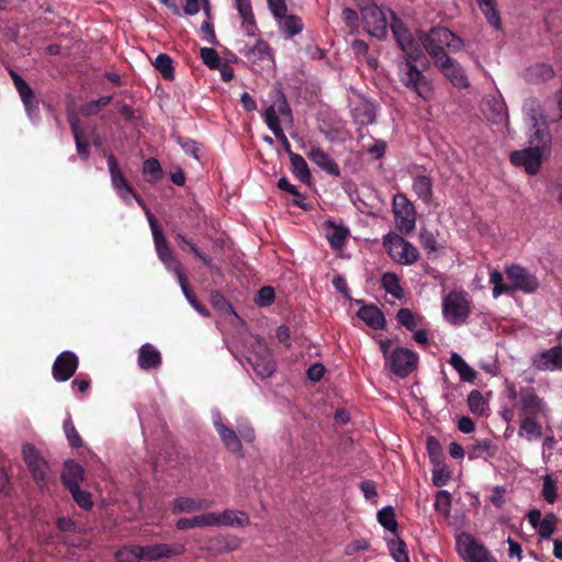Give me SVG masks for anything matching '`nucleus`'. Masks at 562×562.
Masks as SVG:
<instances>
[{
    "instance_id": "obj_1",
    "label": "nucleus",
    "mask_w": 562,
    "mask_h": 562,
    "mask_svg": "<svg viewBox=\"0 0 562 562\" xmlns=\"http://www.w3.org/2000/svg\"><path fill=\"white\" fill-rule=\"evenodd\" d=\"M535 131L530 135V147L515 150L510 154V162L516 167H522L528 175H536L541 165L543 154L551 145V135L548 126L540 127L538 120L532 116Z\"/></svg>"
},
{
    "instance_id": "obj_2",
    "label": "nucleus",
    "mask_w": 562,
    "mask_h": 562,
    "mask_svg": "<svg viewBox=\"0 0 562 562\" xmlns=\"http://www.w3.org/2000/svg\"><path fill=\"white\" fill-rule=\"evenodd\" d=\"M429 67L430 63L425 55L423 57L409 55L408 58L398 63L400 82L425 101L430 100L434 95L432 83L423 74Z\"/></svg>"
},
{
    "instance_id": "obj_3",
    "label": "nucleus",
    "mask_w": 562,
    "mask_h": 562,
    "mask_svg": "<svg viewBox=\"0 0 562 562\" xmlns=\"http://www.w3.org/2000/svg\"><path fill=\"white\" fill-rule=\"evenodd\" d=\"M418 38L432 63L441 57H448V53L460 52L464 46L463 40L445 26H434L428 32H419Z\"/></svg>"
},
{
    "instance_id": "obj_4",
    "label": "nucleus",
    "mask_w": 562,
    "mask_h": 562,
    "mask_svg": "<svg viewBox=\"0 0 562 562\" xmlns=\"http://www.w3.org/2000/svg\"><path fill=\"white\" fill-rule=\"evenodd\" d=\"M471 313V301L465 291H450L442 300V314L451 325L467 323Z\"/></svg>"
},
{
    "instance_id": "obj_5",
    "label": "nucleus",
    "mask_w": 562,
    "mask_h": 562,
    "mask_svg": "<svg viewBox=\"0 0 562 562\" xmlns=\"http://www.w3.org/2000/svg\"><path fill=\"white\" fill-rule=\"evenodd\" d=\"M383 245L390 257L401 265H412L419 258L417 248L395 233L385 235Z\"/></svg>"
},
{
    "instance_id": "obj_6",
    "label": "nucleus",
    "mask_w": 562,
    "mask_h": 562,
    "mask_svg": "<svg viewBox=\"0 0 562 562\" xmlns=\"http://www.w3.org/2000/svg\"><path fill=\"white\" fill-rule=\"evenodd\" d=\"M418 360L419 357L415 351L404 347H397L393 349L392 356H390L385 366L394 375L404 379L417 369Z\"/></svg>"
},
{
    "instance_id": "obj_7",
    "label": "nucleus",
    "mask_w": 562,
    "mask_h": 562,
    "mask_svg": "<svg viewBox=\"0 0 562 562\" xmlns=\"http://www.w3.org/2000/svg\"><path fill=\"white\" fill-rule=\"evenodd\" d=\"M520 416H540L543 419L549 417V408L546 401L540 397L532 386L519 389V400L516 403Z\"/></svg>"
},
{
    "instance_id": "obj_8",
    "label": "nucleus",
    "mask_w": 562,
    "mask_h": 562,
    "mask_svg": "<svg viewBox=\"0 0 562 562\" xmlns=\"http://www.w3.org/2000/svg\"><path fill=\"white\" fill-rule=\"evenodd\" d=\"M393 213L395 217L396 228L403 233L408 234L415 228L416 211L412 202L408 201L405 194L397 193L393 198Z\"/></svg>"
},
{
    "instance_id": "obj_9",
    "label": "nucleus",
    "mask_w": 562,
    "mask_h": 562,
    "mask_svg": "<svg viewBox=\"0 0 562 562\" xmlns=\"http://www.w3.org/2000/svg\"><path fill=\"white\" fill-rule=\"evenodd\" d=\"M391 29L396 43L403 52L402 60L408 58L409 55L414 57H423V49L419 47L412 33L407 27H405L402 21L394 18L391 24Z\"/></svg>"
},
{
    "instance_id": "obj_10",
    "label": "nucleus",
    "mask_w": 562,
    "mask_h": 562,
    "mask_svg": "<svg viewBox=\"0 0 562 562\" xmlns=\"http://www.w3.org/2000/svg\"><path fill=\"white\" fill-rule=\"evenodd\" d=\"M360 10L367 32L376 38H383L386 35L387 21L382 10L371 3Z\"/></svg>"
},
{
    "instance_id": "obj_11",
    "label": "nucleus",
    "mask_w": 562,
    "mask_h": 562,
    "mask_svg": "<svg viewBox=\"0 0 562 562\" xmlns=\"http://www.w3.org/2000/svg\"><path fill=\"white\" fill-rule=\"evenodd\" d=\"M457 549L468 562H486L488 560L487 550L469 533H462L457 538Z\"/></svg>"
},
{
    "instance_id": "obj_12",
    "label": "nucleus",
    "mask_w": 562,
    "mask_h": 562,
    "mask_svg": "<svg viewBox=\"0 0 562 562\" xmlns=\"http://www.w3.org/2000/svg\"><path fill=\"white\" fill-rule=\"evenodd\" d=\"M106 162L113 189L126 204H131V194H134V189L123 175L116 157L110 154L106 157Z\"/></svg>"
},
{
    "instance_id": "obj_13",
    "label": "nucleus",
    "mask_w": 562,
    "mask_h": 562,
    "mask_svg": "<svg viewBox=\"0 0 562 562\" xmlns=\"http://www.w3.org/2000/svg\"><path fill=\"white\" fill-rule=\"evenodd\" d=\"M506 274L513 283L512 290H520L525 293H532L539 288L537 278L526 268L513 265L506 268Z\"/></svg>"
},
{
    "instance_id": "obj_14",
    "label": "nucleus",
    "mask_w": 562,
    "mask_h": 562,
    "mask_svg": "<svg viewBox=\"0 0 562 562\" xmlns=\"http://www.w3.org/2000/svg\"><path fill=\"white\" fill-rule=\"evenodd\" d=\"M435 67L457 88H468L469 80L462 66L450 56L435 60Z\"/></svg>"
},
{
    "instance_id": "obj_15",
    "label": "nucleus",
    "mask_w": 562,
    "mask_h": 562,
    "mask_svg": "<svg viewBox=\"0 0 562 562\" xmlns=\"http://www.w3.org/2000/svg\"><path fill=\"white\" fill-rule=\"evenodd\" d=\"M79 358L72 351L59 353L52 367L53 378L58 382L68 381L77 371Z\"/></svg>"
},
{
    "instance_id": "obj_16",
    "label": "nucleus",
    "mask_w": 562,
    "mask_h": 562,
    "mask_svg": "<svg viewBox=\"0 0 562 562\" xmlns=\"http://www.w3.org/2000/svg\"><path fill=\"white\" fill-rule=\"evenodd\" d=\"M241 540L233 535H216L205 540L201 550L212 555H221L236 551L240 547Z\"/></svg>"
},
{
    "instance_id": "obj_17",
    "label": "nucleus",
    "mask_w": 562,
    "mask_h": 562,
    "mask_svg": "<svg viewBox=\"0 0 562 562\" xmlns=\"http://www.w3.org/2000/svg\"><path fill=\"white\" fill-rule=\"evenodd\" d=\"M186 552L183 543H154L145 546V560L158 561L181 555Z\"/></svg>"
},
{
    "instance_id": "obj_18",
    "label": "nucleus",
    "mask_w": 562,
    "mask_h": 562,
    "mask_svg": "<svg viewBox=\"0 0 562 562\" xmlns=\"http://www.w3.org/2000/svg\"><path fill=\"white\" fill-rule=\"evenodd\" d=\"M86 471L83 467L74 459H67L60 474V480L66 490L80 486L85 481Z\"/></svg>"
},
{
    "instance_id": "obj_19",
    "label": "nucleus",
    "mask_w": 562,
    "mask_h": 562,
    "mask_svg": "<svg viewBox=\"0 0 562 562\" xmlns=\"http://www.w3.org/2000/svg\"><path fill=\"white\" fill-rule=\"evenodd\" d=\"M238 50L252 64L272 59L271 48L263 40H257L252 46L244 43Z\"/></svg>"
},
{
    "instance_id": "obj_20",
    "label": "nucleus",
    "mask_w": 562,
    "mask_h": 562,
    "mask_svg": "<svg viewBox=\"0 0 562 562\" xmlns=\"http://www.w3.org/2000/svg\"><path fill=\"white\" fill-rule=\"evenodd\" d=\"M533 367L542 371L562 368V347L555 346L542 351L533 360Z\"/></svg>"
},
{
    "instance_id": "obj_21",
    "label": "nucleus",
    "mask_w": 562,
    "mask_h": 562,
    "mask_svg": "<svg viewBox=\"0 0 562 562\" xmlns=\"http://www.w3.org/2000/svg\"><path fill=\"white\" fill-rule=\"evenodd\" d=\"M307 157L326 173L334 177H340L339 166L321 147H312L311 150L307 153Z\"/></svg>"
},
{
    "instance_id": "obj_22",
    "label": "nucleus",
    "mask_w": 562,
    "mask_h": 562,
    "mask_svg": "<svg viewBox=\"0 0 562 562\" xmlns=\"http://www.w3.org/2000/svg\"><path fill=\"white\" fill-rule=\"evenodd\" d=\"M214 526L245 527L250 524L247 513L234 509H226L221 514L214 513Z\"/></svg>"
},
{
    "instance_id": "obj_23",
    "label": "nucleus",
    "mask_w": 562,
    "mask_h": 562,
    "mask_svg": "<svg viewBox=\"0 0 562 562\" xmlns=\"http://www.w3.org/2000/svg\"><path fill=\"white\" fill-rule=\"evenodd\" d=\"M236 9L243 19L241 29L247 36H256L258 26L250 0H236Z\"/></svg>"
},
{
    "instance_id": "obj_24",
    "label": "nucleus",
    "mask_w": 562,
    "mask_h": 562,
    "mask_svg": "<svg viewBox=\"0 0 562 562\" xmlns=\"http://www.w3.org/2000/svg\"><path fill=\"white\" fill-rule=\"evenodd\" d=\"M214 427L216 432L218 434L222 442L232 453H236L239 451L241 443L236 431L229 427H227L218 416L217 419L214 420Z\"/></svg>"
},
{
    "instance_id": "obj_25",
    "label": "nucleus",
    "mask_w": 562,
    "mask_h": 562,
    "mask_svg": "<svg viewBox=\"0 0 562 562\" xmlns=\"http://www.w3.org/2000/svg\"><path fill=\"white\" fill-rule=\"evenodd\" d=\"M137 362L143 370L157 369L161 364V355L151 344H144L139 348Z\"/></svg>"
},
{
    "instance_id": "obj_26",
    "label": "nucleus",
    "mask_w": 562,
    "mask_h": 562,
    "mask_svg": "<svg viewBox=\"0 0 562 562\" xmlns=\"http://www.w3.org/2000/svg\"><path fill=\"white\" fill-rule=\"evenodd\" d=\"M70 130L75 138L78 156L81 160L87 161L90 157V142L87 133L80 127L77 120L70 121Z\"/></svg>"
},
{
    "instance_id": "obj_27",
    "label": "nucleus",
    "mask_w": 562,
    "mask_h": 562,
    "mask_svg": "<svg viewBox=\"0 0 562 562\" xmlns=\"http://www.w3.org/2000/svg\"><path fill=\"white\" fill-rule=\"evenodd\" d=\"M357 316L373 329H382L385 326L383 313L374 305L362 306Z\"/></svg>"
},
{
    "instance_id": "obj_28",
    "label": "nucleus",
    "mask_w": 562,
    "mask_h": 562,
    "mask_svg": "<svg viewBox=\"0 0 562 562\" xmlns=\"http://www.w3.org/2000/svg\"><path fill=\"white\" fill-rule=\"evenodd\" d=\"M413 191L426 204L432 201V179L426 175H417L413 179Z\"/></svg>"
},
{
    "instance_id": "obj_29",
    "label": "nucleus",
    "mask_w": 562,
    "mask_h": 562,
    "mask_svg": "<svg viewBox=\"0 0 562 562\" xmlns=\"http://www.w3.org/2000/svg\"><path fill=\"white\" fill-rule=\"evenodd\" d=\"M27 469L32 473L36 484L44 486L48 479L49 465L46 459H25Z\"/></svg>"
},
{
    "instance_id": "obj_30",
    "label": "nucleus",
    "mask_w": 562,
    "mask_h": 562,
    "mask_svg": "<svg viewBox=\"0 0 562 562\" xmlns=\"http://www.w3.org/2000/svg\"><path fill=\"white\" fill-rule=\"evenodd\" d=\"M214 513H206L193 517H183L178 519L176 527L179 530H186L195 527L214 526Z\"/></svg>"
},
{
    "instance_id": "obj_31",
    "label": "nucleus",
    "mask_w": 562,
    "mask_h": 562,
    "mask_svg": "<svg viewBox=\"0 0 562 562\" xmlns=\"http://www.w3.org/2000/svg\"><path fill=\"white\" fill-rule=\"evenodd\" d=\"M540 416H520L519 435L530 438H540L542 436V427L538 419Z\"/></svg>"
},
{
    "instance_id": "obj_32",
    "label": "nucleus",
    "mask_w": 562,
    "mask_h": 562,
    "mask_svg": "<svg viewBox=\"0 0 562 562\" xmlns=\"http://www.w3.org/2000/svg\"><path fill=\"white\" fill-rule=\"evenodd\" d=\"M279 21L280 30L286 38H291L303 30V22L301 18L293 14H284Z\"/></svg>"
},
{
    "instance_id": "obj_33",
    "label": "nucleus",
    "mask_w": 562,
    "mask_h": 562,
    "mask_svg": "<svg viewBox=\"0 0 562 562\" xmlns=\"http://www.w3.org/2000/svg\"><path fill=\"white\" fill-rule=\"evenodd\" d=\"M119 562H138L145 560V546H125L115 552Z\"/></svg>"
},
{
    "instance_id": "obj_34",
    "label": "nucleus",
    "mask_w": 562,
    "mask_h": 562,
    "mask_svg": "<svg viewBox=\"0 0 562 562\" xmlns=\"http://www.w3.org/2000/svg\"><path fill=\"white\" fill-rule=\"evenodd\" d=\"M450 364L459 373L460 379L464 382H473L476 378V372L464 361L459 355L453 352L450 357Z\"/></svg>"
},
{
    "instance_id": "obj_35",
    "label": "nucleus",
    "mask_w": 562,
    "mask_h": 562,
    "mask_svg": "<svg viewBox=\"0 0 562 562\" xmlns=\"http://www.w3.org/2000/svg\"><path fill=\"white\" fill-rule=\"evenodd\" d=\"M431 461L434 464L432 484L437 487H442L450 481L452 473L442 459H431Z\"/></svg>"
},
{
    "instance_id": "obj_36",
    "label": "nucleus",
    "mask_w": 562,
    "mask_h": 562,
    "mask_svg": "<svg viewBox=\"0 0 562 562\" xmlns=\"http://www.w3.org/2000/svg\"><path fill=\"white\" fill-rule=\"evenodd\" d=\"M291 171L303 183L311 182V172L305 159L299 154L290 156Z\"/></svg>"
},
{
    "instance_id": "obj_37",
    "label": "nucleus",
    "mask_w": 562,
    "mask_h": 562,
    "mask_svg": "<svg viewBox=\"0 0 562 562\" xmlns=\"http://www.w3.org/2000/svg\"><path fill=\"white\" fill-rule=\"evenodd\" d=\"M153 65L165 80L172 81L175 79L173 60L168 54H159Z\"/></svg>"
},
{
    "instance_id": "obj_38",
    "label": "nucleus",
    "mask_w": 562,
    "mask_h": 562,
    "mask_svg": "<svg viewBox=\"0 0 562 562\" xmlns=\"http://www.w3.org/2000/svg\"><path fill=\"white\" fill-rule=\"evenodd\" d=\"M156 250L159 259L166 265V267L170 271L175 272L178 279L181 278V276H184V273L182 272L181 262L176 257H173L169 246L159 247Z\"/></svg>"
},
{
    "instance_id": "obj_39",
    "label": "nucleus",
    "mask_w": 562,
    "mask_h": 562,
    "mask_svg": "<svg viewBox=\"0 0 562 562\" xmlns=\"http://www.w3.org/2000/svg\"><path fill=\"white\" fill-rule=\"evenodd\" d=\"M263 356L261 358H256L255 362H252V368L256 373L262 378L271 376L276 371V364L271 358L270 352L265 348Z\"/></svg>"
},
{
    "instance_id": "obj_40",
    "label": "nucleus",
    "mask_w": 562,
    "mask_h": 562,
    "mask_svg": "<svg viewBox=\"0 0 562 562\" xmlns=\"http://www.w3.org/2000/svg\"><path fill=\"white\" fill-rule=\"evenodd\" d=\"M206 502L200 498L178 497L173 501V513H191L204 508Z\"/></svg>"
},
{
    "instance_id": "obj_41",
    "label": "nucleus",
    "mask_w": 562,
    "mask_h": 562,
    "mask_svg": "<svg viewBox=\"0 0 562 562\" xmlns=\"http://www.w3.org/2000/svg\"><path fill=\"white\" fill-rule=\"evenodd\" d=\"M178 281L180 283V286L186 299L194 307V310L205 317L210 316L209 310L196 299L193 290L189 286L187 277L181 276V278H179Z\"/></svg>"
},
{
    "instance_id": "obj_42",
    "label": "nucleus",
    "mask_w": 562,
    "mask_h": 562,
    "mask_svg": "<svg viewBox=\"0 0 562 562\" xmlns=\"http://www.w3.org/2000/svg\"><path fill=\"white\" fill-rule=\"evenodd\" d=\"M382 288L395 299H402L404 290L400 284V279L394 272H385L381 280Z\"/></svg>"
},
{
    "instance_id": "obj_43",
    "label": "nucleus",
    "mask_w": 562,
    "mask_h": 562,
    "mask_svg": "<svg viewBox=\"0 0 562 562\" xmlns=\"http://www.w3.org/2000/svg\"><path fill=\"white\" fill-rule=\"evenodd\" d=\"M387 548L395 562H409L406 543L398 536L387 541Z\"/></svg>"
},
{
    "instance_id": "obj_44",
    "label": "nucleus",
    "mask_w": 562,
    "mask_h": 562,
    "mask_svg": "<svg viewBox=\"0 0 562 562\" xmlns=\"http://www.w3.org/2000/svg\"><path fill=\"white\" fill-rule=\"evenodd\" d=\"M143 173L149 183H156L162 178V169L156 158H148L143 164Z\"/></svg>"
},
{
    "instance_id": "obj_45",
    "label": "nucleus",
    "mask_w": 562,
    "mask_h": 562,
    "mask_svg": "<svg viewBox=\"0 0 562 562\" xmlns=\"http://www.w3.org/2000/svg\"><path fill=\"white\" fill-rule=\"evenodd\" d=\"M9 75L14 83L16 91L19 92L21 101L35 97L31 86L16 71L9 69Z\"/></svg>"
},
{
    "instance_id": "obj_46",
    "label": "nucleus",
    "mask_w": 562,
    "mask_h": 562,
    "mask_svg": "<svg viewBox=\"0 0 562 562\" xmlns=\"http://www.w3.org/2000/svg\"><path fill=\"white\" fill-rule=\"evenodd\" d=\"M348 229L344 226L330 225V231L327 233V239L331 248L340 249L348 236Z\"/></svg>"
},
{
    "instance_id": "obj_47",
    "label": "nucleus",
    "mask_w": 562,
    "mask_h": 562,
    "mask_svg": "<svg viewBox=\"0 0 562 562\" xmlns=\"http://www.w3.org/2000/svg\"><path fill=\"white\" fill-rule=\"evenodd\" d=\"M63 427L69 446L76 450L82 448L83 440L79 432L77 431L71 417H68L67 419L64 420Z\"/></svg>"
},
{
    "instance_id": "obj_48",
    "label": "nucleus",
    "mask_w": 562,
    "mask_h": 562,
    "mask_svg": "<svg viewBox=\"0 0 562 562\" xmlns=\"http://www.w3.org/2000/svg\"><path fill=\"white\" fill-rule=\"evenodd\" d=\"M378 520L385 529L396 533L398 524L396 521L395 512L392 506H385L379 510Z\"/></svg>"
},
{
    "instance_id": "obj_49",
    "label": "nucleus",
    "mask_w": 562,
    "mask_h": 562,
    "mask_svg": "<svg viewBox=\"0 0 562 562\" xmlns=\"http://www.w3.org/2000/svg\"><path fill=\"white\" fill-rule=\"evenodd\" d=\"M265 122L268 125V127L272 131L277 139L284 138V132L282 127L280 126V119L276 113L274 106H269L265 111Z\"/></svg>"
},
{
    "instance_id": "obj_50",
    "label": "nucleus",
    "mask_w": 562,
    "mask_h": 562,
    "mask_svg": "<svg viewBox=\"0 0 562 562\" xmlns=\"http://www.w3.org/2000/svg\"><path fill=\"white\" fill-rule=\"evenodd\" d=\"M558 517L555 514H547L538 525V533L543 539H549L555 531Z\"/></svg>"
},
{
    "instance_id": "obj_51",
    "label": "nucleus",
    "mask_w": 562,
    "mask_h": 562,
    "mask_svg": "<svg viewBox=\"0 0 562 562\" xmlns=\"http://www.w3.org/2000/svg\"><path fill=\"white\" fill-rule=\"evenodd\" d=\"M112 99V95H103L97 100L89 101L82 106L81 112L86 116L97 115L102 108H105L111 103Z\"/></svg>"
},
{
    "instance_id": "obj_52",
    "label": "nucleus",
    "mask_w": 562,
    "mask_h": 562,
    "mask_svg": "<svg viewBox=\"0 0 562 562\" xmlns=\"http://www.w3.org/2000/svg\"><path fill=\"white\" fill-rule=\"evenodd\" d=\"M270 106H274L277 115L288 116L290 121L293 120L292 111L284 93L280 90L274 91V101Z\"/></svg>"
},
{
    "instance_id": "obj_53",
    "label": "nucleus",
    "mask_w": 562,
    "mask_h": 562,
    "mask_svg": "<svg viewBox=\"0 0 562 562\" xmlns=\"http://www.w3.org/2000/svg\"><path fill=\"white\" fill-rule=\"evenodd\" d=\"M434 506L437 512L441 513L445 517H449L451 509V494L448 491H438Z\"/></svg>"
},
{
    "instance_id": "obj_54",
    "label": "nucleus",
    "mask_w": 562,
    "mask_h": 562,
    "mask_svg": "<svg viewBox=\"0 0 562 562\" xmlns=\"http://www.w3.org/2000/svg\"><path fill=\"white\" fill-rule=\"evenodd\" d=\"M503 273L498 270H493L490 272V282L494 285L493 288V296L498 297L503 293H508L512 291V286L507 285L503 282Z\"/></svg>"
},
{
    "instance_id": "obj_55",
    "label": "nucleus",
    "mask_w": 562,
    "mask_h": 562,
    "mask_svg": "<svg viewBox=\"0 0 562 562\" xmlns=\"http://www.w3.org/2000/svg\"><path fill=\"white\" fill-rule=\"evenodd\" d=\"M397 322L404 326L407 330H415L418 326L417 318L415 314L406 307H402L398 310L396 314Z\"/></svg>"
},
{
    "instance_id": "obj_56",
    "label": "nucleus",
    "mask_w": 562,
    "mask_h": 562,
    "mask_svg": "<svg viewBox=\"0 0 562 562\" xmlns=\"http://www.w3.org/2000/svg\"><path fill=\"white\" fill-rule=\"evenodd\" d=\"M71 494L74 501L80 506L82 509H90L93 506V502L91 498V494L89 492L82 491L80 486H76L68 490Z\"/></svg>"
},
{
    "instance_id": "obj_57",
    "label": "nucleus",
    "mask_w": 562,
    "mask_h": 562,
    "mask_svg": "<svg viewBox=\"0 0 562 562\" xmlns=\"http://www.w3.org/2000/svg\"><path fill=\"white\" fill-rule=\"evenodd\" d=\"M468 405L473 414L482 415L485 411L486 402L480 391L473 390L468 396Z\"/></svg>"
},
{
    "instance_id": "obj_58",
    "label": "nucleus",
    "mask_w": 562,
    "mask_h": 562,
    "mask_svg": "<svg viewBox=\"0 0 562 562\" xmlns=\"http://www.w3.org/2000/svg\"><path fill=\"white\" fill-rule=\"evenodd\" d=\"M200 57L210 69H217L221 67V58L214 48L202 47L200 49Z\"/></svg>"
},
{
    "instance_id": "obj_59",
    "label": "nucleus",
    "mask_w": 562,
    "mask_h": 562,
    "mask_svg": "<svg viewBox=\"0 0 562 562\" xmlns=\"http://www.w3.org/2000/svg\"><path fill=\"white\" fill-rule=\"evenodd\" d=\"M147 216H148L149 225H150V228L153 232V237H154L156 249L159 247L168 246L167 239H166L161 228L158 226V224L155 220V216L149 211H147Z\"/></svg>"
},
{
    "instance_id": "obj_60",
    "label": "nucleus",
    "mask_w": 562,
    "mask_h": 562,
    "mask_svg": "<svg viewBox=\"0 0 562 562\" xmlns=\"http://www.w3.org/2000/svg\"><path fill=\"white\" fill-rule=\"evenodd\" d=\"M542 496L549 504H553L558 498L557 483L550 475L543 477Z\"/></svg>"
},
{
    "instance_id": "obj_61",
    "label": "nucleus",
    "mask_w": 562,
    "mask_h": 562,
    "mask_svg": "<svg viewBox=\"0 0 562 562\" xmlns=\"http://www.w3.org/2000/svg\"><path fill=\"white\" fill-rule=\"evenodd\" d=\"M419 239L423 248L428 252H435L438 249L437 236L428 231L422 229L419 234Z\"/></svg>"
},
{
    "instance_id": "obj_62",
    "label": "nucleus",
    "mask_w": 562,
    "mask_h": 562,
    "mask_svg": "<svg viewBox=\"0 0 562 562\" xmlns=\"http://www.w3.org/2000/svg\"><path fill=\"white\" fill-rule=\"evenodd\" d=\"M481 11L484 13L487 22L493 25L495 29L501 27V16L498 14V11L495 8V3L493 2H486L485 5L480 8Z\"/></svg>"
},
{
    "instance_id": "obj_63",
    "label": "nucleus",
    "mask_w": 562,
    "mask_h": 562,
    "mask_svg": "<svg viewBox=\"0 0 562 562\" xmlns=\"http://www.w3.org/2000/svg\"><path fill=\"white\" fill-rule=\"evenodd\" d=\"M178 144L182 149L194 159L200 160V144L193 139L179 136L177 138Z\"/></svg>"
},
{
    "instance_id": "obj_64",
    "label": "nucleus",
    "mask_w": 562,
    "mask_h": 562,
    "mask_svg": "<svg viewBox=\"0 0 562 562\" xmlns=\"http://www.w3.org/2000/svg\"><path fill=\"white\" fill-rule=\"evenodd\" d=\"M274 296L273 288L269 285L262 286L257 293L256 303L259 306H269L273 303Z\"/></svg>"
}]
</instances>
